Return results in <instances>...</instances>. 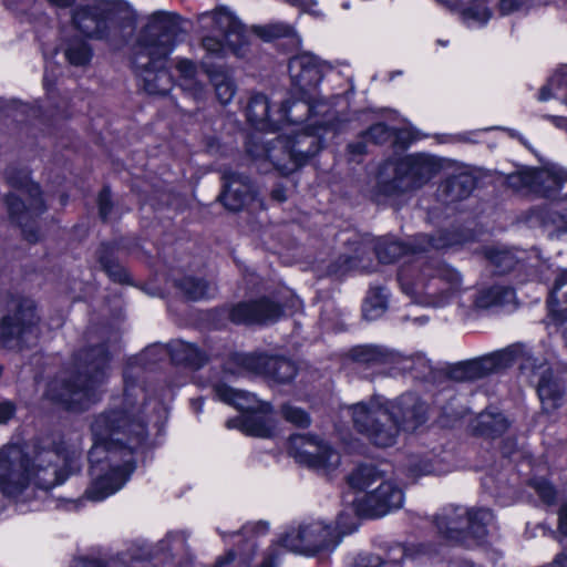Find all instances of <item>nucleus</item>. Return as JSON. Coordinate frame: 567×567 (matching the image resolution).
Returning <instances> with one entry per match:
<instances>
[{
    "instance_id": "1",
    "label": "nucleus",
    "mask_w": 567,
    "mask_h": 567,
    "mask_svg": "<svg viewBox=\"0 0 567 567\" xmlns=\"http://www.w3.org/2000/svg\"><path fill=\"white\" fill-rule=\"evenodd\" d=\"M93 446L89 453L92 483L85 497L101 502L120 491L135 470L133 450L145 437V426L127 411L111 410L97 415L92 425Z\"/></svg>"
},
{
    "instance_id": "2",
    "label": "nucleus",
    "mask_w": 567,
    "mask_h": 567,
    "mask_svg": "<svg viewBox=\"0 0 567 567\" xmlns=\"http://www.w3.org/2000/svg\"><path fill=\"white\" fill-rule=\"evenodd\" d=\"M74 462V453L61 445L43 444L29 455L19 444H6L0 447V492L18 498L31 486L50 489L66 480Z\"/></svg>"
},
{
    "instance_id": "3",
    "label": "nucleus",
    "mask_w": 567,
    "mask_h": 567,
    "mask_svg": "<svg viewBox=\"0 0 567 567\" xmlns=\"http://www.w3.org/2000/svg\"><path fill=\"white\" fill-rule=\"evenodd\" d=\"M354 427L374 445L386 447L395 443L400 430L414 431L426 421V405L413 393L400 396L390 406L379 399L348 408Z\"/></svg>"
},
{
    "instance_id": "4",
    "label": "nucleus",
    "mask_w": 567,
    "mask_h": 567,
    "mask_svg": "<svg viewBox=\"0 0 567 567\" xmlns=\"http://www.w3.org/2000/svg\"><path fill=\"white\" fill-rule=\"evenodd\" d=\"M184 32L182 20L175 13L157 11L148 17L133 54V65L148 93L168 92L169 75L159 69V63L172 53Z\"/></svg>"
},
{
    "instance_id": "5",
    "label": "nucleus",
    "mask_w": 567,
    "mask_h": 567,
    "mask_svg": "<svg viewBox=\"0 0 567 567\" xmlns=\"http://www.w3.org/2000/svg\"><path fill=\"white\" fill-rule=\"evenodd\" d=\"M109 355L104 346L80 351L75 375L49 383L45 395L71 411H83L97 400V389L107 377Z\"/></svg>"
},
{
    "instance_id": "6",
    "label": "nucleus",
    "mask_w": 567,
    "mask_h": 567,
    "mask_svg": "<svg viewBox=\"0 0 567 567\" xmlns=\"http://www.w3.org/2000/svg\"><path fill=\"white\" fill-rule=\"evenodd\" d=\"M398 277L402 291L422 306L442 308L462 292L461 275L447 265L430 262L427 257L404 266Z\"/></svg>"
},
{
    "instance_id": "7",
    "label": "nucleus",
    "mask_w": 567,
    "mask_h": 567,
    "mask_svg": "<svg viewBox=\"0 0 567 567\" xmlns=\"http://www.w3.org/2000/svg\"><path fill=\"white\" fill-rule=\"evenodd\" d=\"M507 184L516 190H529L554 203L539 210L543 224L567 234V169L558 165L524 168L508 175Z\"/></svg>"
},
{
    "instance_id": "8",
    "label": "nucleus",
    "mask_w": 567,
    "mask_h": 567,
    "mask_svg": "<svg viewBox=\"0 0 567 567\" xmlns=\"http://www.w3.org/2000/svg\"><path fill=\"white\" fill-rule=\"evenodd\" d=\"M349 484L357 491L352 503L358 516L382 517L403 505L402 488L373 466L358 467L349 476Z\"/></svg>"
},
{
    "instance_id": "9",
    "label": "nucleus",
    "mask_w": 567,
    "mask_h": 567,
    "mask_svg": "<svg viewBox=\"0 0 567 567\" xmlns=\"http://www.w3.org/2000/svg\"><path fill=\"white\" fill-rule=\"evenodd\" d=\"M441 168V159L430 154L389 159L379 169L377 190L386 197L413 192L424 186Z\"/></svg>"
},
{
    "instance_id": "10",
    "label": "nucleus",
    "mask_w": 567,
    "mask_h": 567,
    "mask_svg": "<svg viewBox=\"0 0 567 567\" xmlns=\"http://www.w3.org/2000/svg\"><path fill=\"white\" fill-rule=\"evenodd\" d=\"M358 528V519L352 514L341 513L337 519L336 528L322 522H309L289 528L280 538L281 545L287 549L311 556L320 550L334 549L342 536L353 533Z\"/></svg>"
},
{
    "instance_id": "11",
    "label": "nucleus",
    "mask_w": 567,
    "mask_h": 567,
    "mask_svg": "<svg viewBox=\"0 0 567 567\" xmlns=\"http://www.w3.org/2000/svg\"><path fill=\"white\" fill-rule=\"evenodd\" d=\"M216 396L240 411L248 412L226 423L228 429H238L243 433L257 437H270L276 431L271 406L259 401L254 394L233 389L226 384L215 385Z\"/></svg>"
},
{
    "instance_id": "12",
    "label": "nucleus",
    "mask_w": 567,
    "mask_h": 567,
    "mask_svg": "<svg viewBox=\"0 0 567 567\" xmlns=\"http://www.w3.org/2000/svg\"><path fill=\"white\" fill-rule=\"evenodd\" d=\"M7 178L19 192L7 197L10 216L21 226L27 240L37 241L40 236L29 223H33L34 217L44 212L39 186L31 182L29 173L24 171L18 172L17 175L14 171H8Z\"/></svg>"
},
{
    "instance_id": "13",
    "label": "nucleus",
    "mask_w": 567,
    "mask_h": 567,
    "mask_svg": "<svg viewBox=\"0 0 567 567\" xmlns=\"http://www.w3.org/2000/svg\"><path fill=\"white\" fill-rule=\"evenodd\" d=\"M332 69V65L319 59L310 52H302L292 56L289 61V74L292 84L299 90L301 99L293 101V109L302 116L315 113L316 105L310 91L321 81L323 74Z\"/></svg>"
},
{
    "instance_id": "14",
    "label": "nucleus",
    "mask_w": 567,
    "mask_h": 567,
    "mask_svg": "<svg viewBox=\"0 0 567 567\" xmlns=\"http://www.w3.org/2000/svg\"><path fill=\"white\" fill-rule=\"evenodd\" d=\"M493 519L494 516L489 509L468 511L457 506L439 516L436 525L440 532L451 540L465 542L472 537L474 543H480L487 535V526Z\"/></svg>"
},
{
    "instance_id": "15",
    "label": "nucleus",
    "mask_w": 567,
    "mask_h": 567,
    "mask_svg": "<svg viewBox=\"0 0 567 567\" xmlns=\"http://www.w3.org/2000/svg\"><path fill=\"white\" fill-rule=\"evenodd\" d=\"M39 318L29 300L14 302L0 322V341L8 349L20 350L39 338Z\"/></svg>"
},
{
    "instance_id": "16",
    "label": "nucleus",
    "mask_w": 567,
    "mask_h": 567,
    "mask_svg": "<svg viewBox=\"0 0 567 567\" xmlns=\"http://www.w3.org/2000/svg\"><path fill=\"white\" fill-rule=\"evenodd\" d=\"M461 243L460 236L450 231H441L436 237L420 235L413 248H408L400 241L383 238L379 239L375 245V255L383 264L393 262L400 257L405 258L400 268L401 271L404 266L413 265L417 258L425 257L422 255L423 251L444 249Z\"/></svg>"
},
{
    "instance_id": "17",
    "label": "nucleus",
    "mask_w": 567,
    "mask_h": 567,
    "mask_svg": "<svg viewBox=\"0 0 567 567\" xmlns=\"http://www.w3.org/2000/svg\"><path fill=\"white\" fill-rule=\"evenodd\" d=\"M289 453L298 463L326 474L340 464V454L318 436L292 435L289 440Z\"/></svg>"
},
{
    "instance_id": "18",
    "label": "nucleus",
    "mask_w": 567,
    "mask_h": 567,
    "mask_svg": "<svg viewBox=\"0 0 567 567\" xmlns=\"http://www.w3.org/2000/svg\"><path fill=\"white\" fill-rule=\"evenodd\" d=\"M198 23L203 31L217 32L228 40L233 53L244 58L248 52V35L241 22L226 8H218L213 12H204L198 17Z\"/></svg>"
},
{
    "instance_id": "19",
    "label": "nucleus",
    "mask_w": 567,
    "mask_h": 567,
    "mask_svg": "<svg viewBox=\"0 0 567 567\" xmlns=\"http://www.w3.org/2000/svg\"><path fill=\"white\" fill-rule=\"evenodd\" d=\"M246 115L248 121L258 130H277L284 123H300L303 116L293 109V104L284 101L278 111H270V103L264 94H254L248 103Z\"/></svg>"
},
{
    "instance_id": "20",
    "label": "nucleus",
    "mask_w": 567,
    "mask_h": 567,
    "mask_svg": "<svg viewBox=\"0 0 567 567\" xmlns=\"http://www.w3.org/2000/svg\"><path fill=\"white\" fill-rule=\"evenodd\" d=\"M234 361L246 371L266 375L280 383L289 382L297 373L295 363L280 357L246 353L236 354Z\"/></svg>"
},
{
    "instance_id": "21",
    "label": "nucleus",
    "mask_w": 567,
    "mask_h": 567,
    "mask_svg": "<svg viewBox=\"0 0 567 567\" xmlns=\"http://www.w3.org/2000/svg\"><path fill=\"white\" fill-rule=\"evenodd\" d=\"M318 150V136L312 133H300L285 145V154L289 157L288 163H282L272 152H268L267 157L282 174H290L313 156Z\"/></svg>"
},
{
    "instance_id": "22",
    "label": "nucleus",
    "mask_w": 567,
    "mask_h": 567,
    "mask_svg": "<svg viewBox=\"0 0 567 567\" xmlns=\"http://www.w3.org/2000/svg\"><path fill=\"white\" fill-rule=\"evenodd\" d=\"M280 315L281 308L269 299L240 302L229 311V318L235 323H262L276 320Z\"/></svg>"
},
{
    "instance_id": "23",
    "label": "nucleus",
    "mask_w": 567,
    "mask_h": 567,
    "mask_svg": "<svg viewBox=\"0 0 567 567\" xmlns=\"http://www.w3.org/2000/svg\"><path fill=\"white\" fill-rule=\"evenodd\" d=\"M110 4L99 2L78 8L73 14L76 28L86 37L102 38L106 21L111 18Z\"/></svg>"
},
{
    "instance_id": "24",
    "label": "nucleus",
    "mask_w": 567,
    "mask_h": 567,
    "mask_svg": "<svg viewBox=\"0 0 567 567\" xmlns=\"http://www.w3.org/2000/svg\"><path fill=\"white\" fill-rule=\"evenodd\" d=\"M450 10L457 11L470 28L483 27L492 17L487 0H435Z\"/></svg>"
},
{
    "instance_id": "25",
    "label": "nucleus",
    "mask_w": 567,
    "mask_h": 567,
    "mask_svg": "<svg viewBox=\"0 0 567 567\" xmlns=\"http://www.w3.org/2000/svg\"><path fill=\"white\" fill-rule=\"evenodd\" d=\"M224 192L220 199L229 210H239L250 198L251 187L247 177L234 172H224Z\"/></svg>"
},
{
    "instance_id": "26",
    "label": "nucleus",
    "mask_w": 567,
    "mask_h": 567,
    "mask_svg": "<svg viewBox=\"0 0 567 567\" xmlns=\"http://www.w3.org/2000/svg\"><path fill=\"white\" fill-rule=\"evenodd\" d=\"M536 373L539 375L537 393L542 408L546 413H551L561 405L564 391L559 383L553 380L551 371L547 365L540 364Z\"/></svg>"
},
{
    "instance_id": "27",
    "label": "nucleus",
    "mask_w": 567,
    "mask_h": 567,
    "mask_svg": "<svg viewBox=\"0 0 567 567\" xmlns=\"http://www.w3.org/2000/svg\"><path fill=\"white\" fill-rule=\"evenodd\" d=\"M203 69L214 86L218 101L221 104L230 103L237 92L231 73L223 65H213L206 61L203 62Z\"/></svg>"
},
{
    "instance_id": "28",
    "label": "nucleus",
    "mask_w": 567,
    "mask_h": 567,
    "mask_svg": "<svg viewBox=\"0 0 567 567\" xmlns=\"http://www.w3.org/2000/svg\"><path fill=\"white\" fill-rule=\"evenodd\" d=\"M548 309L556 322L567 321V268L561 269L555 279L548 298Z\"/></svg>"
},
{
    "instance_id": "29",
    "label": "nucleus",
    "mask_w": 567,
    "mask_h": 567,
    "mask_svg": "<svg viewBox=\"0 0 567 567\" xmlns=\"http://www.w3.org/2000/svg\"><path fill=\"white\" fill-rule=\"evenodd\" d=\"M515 300L513 288L502 285H495L487 289H482L474 296L473 308L488 309L495 306H506Z\"/></svg>"
},
{
    "instance_id": "30",
    "label": "nucleus",
    "mask_w": 567,
    "mask_h": 567,
    "mask_svg": "<svg viewBox=\"0 0 567 567\" xmlns=\"http://www.w3.org/2000/svg\"><path fill=\"white\" fill-rule=\"evenodd\" d=\"M168 352L176 363H184L194 369L200 368L206 361V355L202 351L194 344L182 340L171 342Z\"/></svg>"
},
{
    "instance_id": "31",
    "label": "nucleus",
    "mask_w": 567,
    "mask_h": 567,
    "mask_svg": "<svg viewBox=\"0 0 567 567\" xmlns=\"http://www.w3.org/2000/svg\"><path fill=\"white\" fill-rule=\"evenodd\" d=\"M388 307V292L383 287L371 288L363 303V316L368 320L380 318Z\"/></svg>"
},
{
    "instance_id": "32",
    "label": "nucleus",
    "mask_w": 567,
    "mask_h": 567,
    "mask_svg": "<svg viewBox=\"0 0 567 567\" xmlns=\"http://www.w3.org/2000/svg\"><path fill=\"white\" fill-rule=\"evenodd\" d=\"M176 70L183 79V86L185 90L193 92L195 99L203 97L205 93V85L195 80L197 74L196 64L188 59H178L176 62Z\"/></svg>"
},
{
    "instance_id": "33",
    "label": "nucleus",
    "mask_w": 567,
    "mask_h": 567,
    "mask_svg": "<svg viewBox=\"0 0 567 567\" xmlns=\"http://www.w3.org/2000/svg\"><path fill=\"white\" fill-rule=\"evenodd\" d=\"M475 187V179L468 173H461L447 179L445 192L451 202L467 197Z\"/></svg>"
},
{
    "instance_id": "34",
    "label": "nucleus",
    "mask_w": 567,
    "mask_h": 567,
    "mask_svg": "<svg viewBox=\"0 0 567 567\" xmlns=\"http://www.w3.org/2000/svg\"><path fill=\"white\" fill-rule=\"evenodd\" d=\"M368 252V247L360 245L354 249V255L350 257H340L338 262L333 266L331 272L336 275H343L353 269L369 271L371 269L370 262H365L364 255Z\"/></svg>"
},
{
    "instance_id": "35",
    "label": "nucleus",
    "mask_w": 567,
    "mask_h": 567,
    "mask_svg": "<svg viewBox=\"0 0 567 567\" xmlns=\"http://www.w3.org/2000/svg\"><path fill=\"white\" fill-rule=\"evenodd\" d=\"M178 288L193 300L212 297L215 293L213 285L194 277H185L178 282Z\"/></svg>"
},
{
    "instance_id": "36",
    "label": "nucleus",
    "mask_w": 567,
    "mask_h": 567,
    "mask_svg": "<svg viewBox=\"0 0 567 567\" xmlns=\"http://www.w3.org/2000/svg\"><path fill=\"white\" fill-rule=\"evenodd\" d=\"M559 94L567 96V66L558 69L543 86L539 93L540 101L557 97Z\"/></svg>"
},
{
    "instance_id": "37",
    "label": "nucleus",
    "mask_w": 567,
    "mask_h": 567,
    "mask_svg": "<svg viewBox=\"0 0 567 567\" xmlns=\"http://www.w3.org/2000/svg\"><path fill=\"white\" fill-rule=\"evenodd\" d=\"M202 45L206 52V56L203 59L208 62V59H224L227 56L229 52H233L231 47L229 45L228 40H225L220 35L206 34L203 37Z\"/></svg>"
},
{
    "instance_id": "38",
    "label": "nucleus",
    "mask_w": 567,
    "mask_h": 567,
    "mask_svg": "<svg viewBox=\"0 0 567 567\" xmlns=\"http://www.w3.org/2000/svg\"><path fill=\"white\" fill-rule=\"evenodd\" d=\"M64 55L72 65L81 66L89 63L91 49L82 39H75L68 43Z\"/></svg>"
},
{
    "instance_id": "39",
    "label": "nucleus",
    "mask_w": 567,
    "mask_h": 567,
    "mask_svg": "<svg viewBox=\"0 0 567 567\" xmlns=\"http://www.w3.org/2000/svg\"><path fill=\"white\" fill-rule=\"evenodd\" d=\"M486 256L499 274L509 271L517 265L516 257L508 249H488Z\"/></svg>"
},
{
    "instance_id": "40",
    "label": "nucleus",
    "mask_w": 567,
    "mask_h": 567,
    "mask_svg": "<svg viewBox=\"0 0 567 567\" xmlns=\"http://www.w3.org/2000/svg\"><path fill=\"white\" fill-rule=\"evenodd\" d=\"M482 431L488 434H502L508 427V422L502 413L486 411L480 416Z\"/></svg>"
},
{
    "instance_id": "41",
    "label": "nucleus",
    "mask_w": 567,
    "mask_h": 567,
    "mask_svg": "<svg viewBox=\"0 0 567 567\" xmlns=\"http://www.w3.org/2000/svg\"><path fill=\"white\" fill-rule=\"evenodd\" d=\"M354 360L363 363L383 362L386 358L385 351L377 346H361L352 350Z\"/></svg>"
},
{
    "instance_id": "42",
    "label": "nucleus",
    "mask_w": 567,
    "mask_h": 567,
    "mask_svg": "<svg viewBox=\"0 0 567 567\" xmlns=\"http://www.w3.org/2000/svg\"><path fill=\"white\" fill-rule=\"evenodd\" d=\"M395 132L383 123H377L363 133V138L374 144H383L394 136Z\"/></svg>"
},
{
    "instance_id": "43",
    "label": "nucleus",
    "mask_w": 567,
    "mask_h": 567,
    "mask_svg": "<svg viewBox=\"0 0 567 567\" xmlns=\"http://www.w3.org/2000/svg\"><path fill=\"white\" fill-rule=\"evenodd\" d=\"M282 416L296 426L306 427L310 424V417L306 411L300 408L286 404L281 409Z\"/></svg>"
},
{
    "instance_id": "44",
    "label": "nucleus",
    "mask_w": 567,
    "mask_h": 567,
    "mask_svg": "<svg viewBox=\"0 0 567 567\" xmlns=\"http://www.w3.org/2000/svg\"><path fill=\"white\" fill-rule=\"evenodd\" d=\"M409 557H412L411 549L406 548L402 544H394L386 553V559L383 561V567H399L398 565Z\"/></svg>"
},
{
    "instance_id": "45",
    "label": "nucleus",
    "mask_w": 567,
    "mask_h": 567,
    "mask_svg": "<svg viewBox=\"0 0 567 567\" xmlns=\"http://www.w3.org/2000/svg\"><path fill=\"white\" fill-rule=\"evenodd\" d=\"M100 261H101L104 270L107 272V275L114 281L126 282L128 280V275H127L126 270L121 265L110 261L109 259H105L104 257H101Z\"/></svg>"
},
{
    "instance_id": "46",
    "label": "nucleus",
    "mask_w": 567,
    "mask_h": 567,
    "mask_svg": "<svg viewBox=\"0 0 567 567\" xmlns=\"http://www.w3.org/2000/svg\"><path fill=\"white\" fill-rule=\"evenodd\" d=\"M534 0H499V11L502 14L526 11Z\"/></svg>"
},
{
    "instance_id": "47",
    "label": "nucleus",
    "mask_w": 567,
    "mask_h": 567,
    "mask_svg": "<svg viewBox=\"0 0 567 567\" xmlns=\"http://www.w3.org/2000/svg\"><path fill=\"white\" fill-rule=\"evenodd\" d=\"M533 487L545 503L550 504L554 502L556 491L546 480H535L533 482Z\"/></svg>"
},
{
    "instance_id": "48",
    "label": "nucleus",
    "mask_w": 567,
    "mask_h": 567,
    "mask_svg": "<svg viewBox=\"0 0 567 567\" xmlns=\"http://www.w3.org/2000/svg\"><path fill=\"white\" fill-rule=\"evenodd\" d=\"M557 539L567 555V502L564 503L558 513V535Z\"/></svg>"
},
{
    "instance_id": "49",
    "label": "nucleus",
    "mask_w": 567,
    "mask_h": 567,
    "mask_svg": "<svg viewBox=\"0 0 567 567\" xmlns=\"http://www.w3.org/2000/svg\"><path fill=\"white\" fill-rule=\"evenodd\" d=\"M270 37H295L293 28L284 22H276L267 27Z\"/></svg>"
},
{
    "instance_id": "50",
    "label": "nucleus",
    "mask_w": 567,
    "mask_h": 567,
    "mask_svg": "<svg viewBox=\"0 0 567 567\" xmlns=\"http://www.w3.org/2000/svg\"><path fill=\"white\" fill-rule=\"evenodd\" d=\"M99 210L101 217L106 219L111 210V194L106 188H104L99 195Z\"/></svg>"
},
{
    "instance_id": "51",
    "label": "nucleus",
    "mask_w": 567,
    "mask_h": 567,
    "mask_svg": "<svg viewBox=\"0 0 567 567\" xmlns=\"http://www.w3.org/2000/svg\"><path fill=\"white\" fill-rule=\"evenodd\" d=\"M16 408L10 401L0 402V424H6L14 415Z\"/></svg>"
},
{
    "instance_id": "52",
    "label": "nucleus",
    "mask_w": 567,
    "mask_h": 567,
    "mask_svg": "<svg viewBox=\"0 0 567 567\" xmlns=\"http://www.w3.org/2000/svg\"><path fill=\"white\" fill-rule=\"evenodd\" d=\"M381 565H383L382 559L379 556L370 554L360 556L358 560L359 567H380Z\"/></svg>"
},
{
    "instance_id": "53",
    "label": "nucleus",
    "mask_w": 567,
    "mask_h": 567,
    "mask_svg": "<svg viewBox=\"0 0 567 567\" xmlns=\"http://www.w3.org/2000/svg\"><path fill=\"white\" fill-rule=\"evenodd\" d=\"M114 560L110 561H100L94 559H82L79 560L75 567H113Z\"/></svg>"
},
{
    "instance_id": "54",
    "label": "nucleus",
    "mask_w": 567,
    "mask_h": 567,
    "mask_svg": "<svg viewBox=\"0 0 567 567\" xmlns=\"http://www.w3.org/2000/svg\"><path fill=\"white\" fill-rule=\"evenodd\" d=\"M243 530L245 534H248V533L265 534L268 530V524L265 522H258L255 524L246 525Z\"/></svg>"
},
{
    "instance_id": "55",
    "label": "nucleus",
    "mask_w": 567,
    "mask_h": 567,
    "mask_svg": "<svg viewBox=\"0 0 567 567\" xmlns=\"http://www.w3.org/2000/svg\"><path fill=\"white\" fill-rule=\"evenodd\" d=\"M547 118L555 125V127L567 132V117L558 115H547Z\"/></svg>"
},
{
    "instance_id": "56",
    "label": "nucleus",
    "mask_w": 567,
    "mask_h": 567,
    "mask_svg": "<svg viewBox=\"0 0 567 567\" xmlns=\"http://www.w3.org/2000/svg\"><path fill=\"white\" fill-rule=\"evenodd\" d=\"M137 392H138V393H141V394H143V392H144V391H143V389L137 388V386H127V388H126V390H125V398H124V400H125V403H126L127 405H130V406H132V405H133V402H132L131 398H132L133 395H136V393H137Z\"/></svg>"
},
{
    "instance_id": "57",
    "label": "nucleus",
    "mask_w": 567,
    "mask_h": 567,
    "mask_svg": "<svg viewBox=\"0 0 567 567\" xmlns=\"http://www.w3.org/2000/svg\"><path fill=\"white\" fill-rule=\"evenodd\" d=\"M235 557V554L233 551L227 553L225 557H221L217 560L215 567H223L225 564L230 563Z\"/></svg>"
},
{
    "instance_id": "58",
    "label": "nucleus",
    "mask_w": 567,
    "mask_h": 567,
    "mask_svg": "<svg viewBox=\"0 0 567 567\" xmlns=\"http://www.w3.org/2000/svg\"><path fill=\"white\" fill-rule=\"evenodd\" d=\"M52 4L61 8H65L72 4V0H48Z\"/></svg>"
},
{
    "instance_id": "59",
    "label": "nucleus",
    "mask_w": 567,
    "mask_h": 567,
    "mask_svg": "<svg viewBox=\"0 0 567 567\" xmlns=\"http://www.w3.org/2000/svg\"><path fill=\"white\" fill-rule=\"evenodd\" d=\"M350 147H351V151L354 153L361 154L364 152V145H362V144H353Z\"/></svg>"
},
{
    "instance_id": "60",
    "label": "nucleus",
    "mask_w": 567,
    "mask_h": 567,
    "mask_svg": "<svg viewBox=\"0 0 567 567\" xmlns=\"http://www.w3.org/2000/svg\"><path fill=\"white\" fill-rule=\"evenodd\" d=\"M470 370H471V371H476V370H478V364H477V363H472V364H470Z\"/></svg>"
},
{
    "instance_id": "61",
    "label": "nucleus",
    "mask_w": 567,
    "mask_h": 567,
    "mask_svg": "<svg viewBox=\"0 0 567 567\" xmlns=\"http://www.w3.org/2000/svg\"><path fill=\"white\" fill-rule=\"evenodd\" d=\"M342 8H343L344 10L350 9V2H348V1L343 2V3H342Z\"/></svg>"
},
{
    "instance_id": "62",
    "label": "nucleus",
    "mask_w": 567,
    "mask_h": 567,
    "mask_svg": "<svg viewBox=\"0 0 567 567\" xmlns=\"http://www.w3.org/2000/svg\"><path fill=\"white\" fill-rule=\"evenodd\" d=\"M275 197L278 198L279 200L284 199V197L281 196V194L279 192L275 193Z\"/></svg>"
},
{
    "instance_id": "63",
    "label": "nucleus",
    "mask_w": 567,
    "mask_h": 567,
    "mask_svg": "<svg viewBox=\"0 0 567 567\" xmlns=\"http://www.w3.org/2000/svg\"><path fill=\"white\" fill-rule=\"evenodd\" d=\"M261 567H271L269 561H265Z\"/></svg>"
},
{
    "instance_id": "64",
    "label": "nucleus",
    "mask_w": 567,
    "mask_h": 567,
    "mask_svg": "<svg viewBox=\"0 0 567 567\" xmlns=\"http://www.w3.org/2000/svg\"><path fill=\"white\" fill-rule=\"evenodd\" d=\"M563 103L567 106V95L564 97Z\"/></svg>"
}]
</instances>
